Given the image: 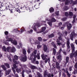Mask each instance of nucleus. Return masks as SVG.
I'll return each mask as SVG.
<instances>
[{"instance_id":"obj_4","label":"nucleus","mask_w":77,"mask_h":77,"mask_svg":"<svg viewBox=\"0 0 77 77\" xmlns=\"http://www.w3.org/2000/svg\"><path fill=\"white\" fill-rule=\"evenodd\" d=\"M20 59L21 61L23 62H26L27 59V57L26 55H22L20 58Z\"/></svg>"},{"instance_id":"obj_43","label":"nucleus","mask_w":77,"mask_h":77,"mask_svg":"<svg viewBox=\"0 0 77 77\" xmlns=\"http://www.w3.org/2000/svg\"><path fill=\"white\" fill-rule=\"evenodd\" d=\"M62 23L60 22L58 23V27H59V26H62Z\"/></svg>"},{"instance_id":"obj_42","label":"nucleus","mask_w":77,"mask_h":77,"mask_svg":"<svg viewBox=\"0 0 77 77\" xmlns=\"http://www.w3.org/2000/svg\"><path fill=\"white\" fill-rule=\"evenodd\" d=\"M65 15L66 16V17H68L69 16V14H68V13L67 12H65Z\"/></svg>"},{"instance_id":"obj_52","label":"nucleus","mask_w":77,"mask_h":77,"mask_svg":"<svg viewBox=\"0 0 77 77\" xmlns=\"http://www.w3.org/2000/svg\"><path fill=\"white\" fill-rule=\"evenodd\" d=\"M5 35H8V32L6 31L5 32Z\"/></svg>"},{"instance_id":"obj_32","label":"nucleus","mask_w":77,"mask_h":77,"mask_svg":"<svg viewBox=\"0 0 77 77\" xmlns=\"http://www.w3.org/2000/svg\"><path fill=\"white\" fill-rule=\"evenodd\" d=\"M2 69H4L5 71H6V68L5 67V66L4 65H2Z\"/></svg>"},{"instance_id":"obj_35","label":"nucleus","mask_w":77,"mask_h":77,"mask_svg":"<svg viewBox=\"0 0 77 77\" xmlns=\"http://www.w3.org/2000/svg\"><path fill=\"white\" fill-rule=\"evenodd\" d=\"M33 54H31L30 58V60H32V59H33Z\"/></svg>"},{"instance_id":"obj_22","label":"nucleus","mask_w":77,"mask_h":77,"mask_svg":"<svg viewBox=\"0 0 77 77\" xmlns=\"http://www.w3.org/2000/svg\"><path fill=\"white\" fill-rule=\"evenodd\" d=\"M46 29V28L45 27H43L42 28V30L40 33H41V32H44V31H45V30Z\"/></svg>"},{"instance_id":"obj_29","label":"nucleus","mask_w":77,"mask_h":77,"mask_svg":"<svg viewBox=\"0 0 77 77\" xmlns=\"http://www.w3.org/2000/svg\"><path fill=\"white\" fill-rule=\"evenodd\" d=\"M5 65L6 66L7 68H8L10 67V66H9V65L8 64V63H5Z\"/></svg>"},{"instance_id":"obj_51","label":"nucleus","mask_w":77,"mask_h":77,"mask_svg":"<svg viewBox=\"0 0 77 77\" xmlns=\"http://www.w3.org/2000/svg\"><path fill=\"white\" fill-rule=\"evenodd\" d=\"M37 51H36V50H35V51H34L33 53L34 54H36L37 53Z\"/></svg>"},{"instance_id":"obj_62","label":"nucleus","mask_w":77,"mask_h":77,"mask_svg":"<svg viewBox=\"0 0 77 77\" xmlns=\"http://www.w3.org/2000/svg\"><path fill=\"white\" fill-rule=\"evenodd\" d=\"M67 45V48H70V46H69V45Z\"/></svg>"},{"instance_id":"obj_44","label":"nucleus","mask_w":77,"mask_h":77,"mask_svg":"<svg viewBox=\"0 0 77 77\" xmlns=\"http://www.w3.org/2000/svg\"><path fill=\"white\" fill-rule=\"evenodd\" d=\"M12 69L13 72L14 73V74H15V69H14V68L12 67Z\"/></svg>"},{"instance_id":"obj_36","label":"nucleus","mask_w":77,"mask_h":77,"mask_svg":"<svg viewBox=\"0 0 77 77\" xmlns=\"http://www.w3.org/2000/svg\"><path fill=\"white\" fill-rule=\"evenodd\" d=\"M68 9V7L67 6H65L64 8V11H67Z\"/></svg>"},{"instance_id":"obj_25","label":"nucleus","mask_w":77,"mask_h":77,"mask_svg":"<svg viewBox=\"0 0 77 77\" xmlns=\"http://www.w3.org/2000/svg\"><path fill=\"white\" fill-rule=\"evenodd\" d=\"M69 15L70 16V17H72L73 16V13H72V12H69Z\"/></svg>"},{"instance_id":"obj_49","label":"nucleus","mask_w":77,"mask_h":77,"mask_svg":"<svg viewBox=\"0 0 77 77\" xmlns=\"http://www.w3.org/2000/svg\"><path fill=\"white\" fill-rule=\"evenodd\" d=\"M13 66L15 68H17V66L15 64H14L13 65Z\"/></svg>"},{"instance_id":"obj_26","label":"nucleus","mask_w":77,"mask_h":77,"mask_svg":"<svg viewBox=\"0 0 77 77\" xmlns=\"http://www.w3.org/2000/svg\"><path fill=\"white\" fill-rule=\"evenodd\" d=\"M69 62V57H66V63H68Z\"/></svg>"},{"instance_id":"obj_11","label":"nucleus","mask_w":77,"mask_h":77,"mask_svg":"<svg viewBox=\"0 0 77 77\" xmlns=\"http://www.w3.org/2000/svg\"><path fill=\"white\" fill-rule=\"evenodd\" d=\"M56 65L57 68V69H60V66H59V63L57 62H56Z\"/></svg>"},{"instance_id":"obj_28","label":"nucleus","mask_w":77,"mask_h":77,"mask_svg":"<svg viewBox=\"0 0 77 77\" xmlns=\"http://www.w3.org/2000/svg\"><path fill=\"white\" fill-rule=\"evenodd\" d=\"M72 66H70L69 68V71H71L72 69Z\"/></svg>"},{"instance_id":"obj_12","label":"nucleus","mask_w":77,"mask_h":77,"mask_svg":"<svg viewBox=\"0 0 77 77\" xmlns=\"http://www.w3.org/2000/svg\"><path fill=\"white\" fill-rule=\"evenodd\" d=\"M11 72V70H7L5 72V76H6L7 75L9 74V73Z\"/></svg>"},{"instance_id":"obj_50","label":"nucleus","mask_w":77,"mask_h":77,"mask_svg":"<svg viewBox=\"0 0 77 77\" xmlns=\"http://www.w3.org/2000/svg\"><path fill=\"white\" fill-rule=\"evenodd\" d=\"M4 43L6 45H9V43L6 42H4Z\"/></svg>"},{"instance_id":"obj_63","label":"nucleus","mask_w":77,"mask_h":77,"mask_svg":"<svg viewBox=\"0 0 77 77\" xmlns=\"http://www.w3.org/2000/svg\"><path fill=\"white\" fill-rule=\"evenodd\" d=\"M35 63L36 64H39V62L38 61H35Z\"/></svg>"},{"instance_id":"obj_15","label":"nucleus","mask_w":77,"mask_h":77,"mask_svg":"<svg viewBox=\"0 0 77 77\" xmlns=\"http://www.w3.org/2000/svg\"><path fill=\"white\" fill-rule=\"evenodd\" d=\"M39 27L40 26V25H39V24L38 23L36 25H35L34 27L35 28H33V29H34V30L35 31H36V27Z\"/></svg>"},{"instance_id":"obj_60","label":"nucleus","mask_w":77,"mask_h":77,"mask_svg":"<svg viewBox=\"0 0 77 77\" xmlns=\"http://www.w3.org/2000/svg\"><path fill=\"white\" fill-rule=\"evenodd\" d=\"M75 68L76 69H77V64H75Z\"/></svg>"},{"instance_id":"obj_2","label":"nucleus","mask_w":77,"mask_h":77,"mask_svg":"<svg viewBox=\"0 0 77 77\" xmlns=\"http://www.w3.org/2000/svg\"><path fill=\"white\" fill-rule=\"evenodd\" d=\"M41 56L43 60H45V63H47L48 61H49V62L50 61V59L46 58L47 57V55L43 54Z\"/></svg>"},{"instance_id":"obj_20","label":"nucleus","mask_w":77,"mask_h":77,"mask_svg":"<svg viewBox=\"0 0 77 77\" xmlns=\"http://www.w3.org/2000/svg\"><path fill=\"white\" fill-rule=\"evenodd\" d=\"M49 11H50L51 13H52V12H54V9H53V8H50Z\"/></svg>"},{"instance_id":"obj_9","label":"nucleus","mask_w":77,"mask_h":77,"mask_svg":"<svg viewBox=\"0 0 77 77\" xmlns=\"http://www.w3.org/2000/svg\"><path fill=\"white\" fill-rule=\"evenodd\" d=\"M70 46L72 48V53H73V52H74L75 51V47L74 46V45L73 43H71L70 44Z\"/></svg>"},{"instance_id":"obj_18","label":"nucleus","mask_w":77,"mask_h":77,"mask_svg":"<svg viewBox=\"0 0 77 77\" xmlns=\"http://www.w3.org/2000/svg\"><path fill=\"white\" fill-rule=\"evenodd\" d=\"M53 54L54 55H56V49L54 48H53Z\"/></svg>"},{"instance_id":"obj_55","label":"nucleus","mask_w":77,"mask_h":77,"mask_svg":"<svg viewBox=\"0 0 77 77\" xmlns=\"http://www.w3.org/2000/svg\"><path fill=\"white\" fill-rule=\"evenodd\" d=\"M66 18H63V19H62V21H65V20H66Z\"/></svg>"},{"instance_id":"obj_56","label":"nucleus","mask_w":77,"mask_h":77,"mask_svg":"<svg viewBox=\"0 0 77 77\" xmlns=\"http://www.w3.org/2000/svg\"><path fill=\"white\" fill-rule=\"evenodd\" d=\"M32 32L33 30H31L30 32H28V33H32Z\"/></svg>"},{"instance_id":"obj_37","label":"nucleus","mask_w":77,"mask_h":77,"mask_svg":"<svg viewBox=\"0 0 77 77\" xmlns=\"http://www.w3.org/2000/svg\"><path fill=\"white\" fill-rule=\"evenodd\" d=\"M61 51H62V49H60L59 52L57 53V55H58V54H60V52H61Z\"/></svg>"},{"instance_id":"obj_7","label":"nucleus","mask_w":77,"mask_h":77,"mask_svg":"<svg viewBox=\"0 0 77 77\" xmlns=\"http://www.w3.org/2000/svg\"><path fill=\"white\" fill-rule=\"evenodd\" d=\"M56 20L54 18H52L51 19V22H49L48 23V24L50 26H51V27L52 26V22H56Z\"/></svg>"},{"instance_id":"obj_58","label":"nucleus","mask_w":77,"mask_h":77,"mask_svg":"<svg viewBox=\"0 0 77 77\" xmlns=\"http://www.w3.org/2000/svg\"><path fill=\"white\" fill-rule=\"evenodd\" d=\"M76 4H77V0L75 2H74L73 3V5H75Z\"/></svg>"},{"instance_id":"obj_8","label":"nucleus","mask_w":77,"mask_h":77,"mask_svg":"<svg viewBox=\"0 0 77 77\" xmlns=\"http://www.w3.org/2000/svg\"><path fill=\"white\" fill-rule=\"evenodd\" d=\"M74 3V1L72 0L69 1L68 0H66V1L65 2V5H69V3L71 4L72 3Z\"/></svg>"},{"instance_id":"obj_53","label":"nucleus","mask_w":77,"mask_h":77,"mask_svg":"<svg viewBox=\"0 0 77 77\" xmlns=\"http://www.w3.org/2000/svg\"><path fill=\"white\" fill-rule=\"evenodd\" d=\"M66 44V43H65L64 44H63L62 45V48H65V45Z\"/></svg>"},{"instance_id":"obj_59","label":"nucleus","mask_w":77,"mask_h":77,"mask_svg":"<svg viewBox=\"0 0 77 77\" xmlns=\"http://www.w3.org/2000/svg\"><path fill=\"white\" fill-rule=\"evenodd\" d=\"M57 44L58 45H62V44L61 43H57Z\"/></svg>"},{"instance_id":"obj_23","label":"nucleus","mask_w":77,"mask_h":77,"mask_svg":"<svg viewBox=\"0 0 77 77\" xmlns=\"http://www.w3.org/2000/svg\"><path fill=\"white\" fill-rule=\"evenodd\" d=\"M66 44L67 45H69L70 43L69 42V39L67 38V39Z\"/></svg>"},{"instance_id":"obj_24","label":"nucleus","mask_w":77,"mask_h":77,"mask_svg":"<svg viewBox=\"0 0 77 77\" xmlns=\"http://www.w3.org/2000/svg\"><path fill=\"white\" fill-rule=\"evenodd\" d=\"M52 45L54 47V48H57L56 47V45L54 44V43L52 42L51 43Z\"/></svg>"},{"instance_id":"obj_38","label":"nucleus","mask_w":77,"mask_h":77,"mask_svg":"<svg viewBox=\"0 0 77 77\" xmlns=\"http://www.w3.org/2000/svg\"><path fill=\"white\" fill-rule=\"evenodd\" d=\"M14 60H18V57L17 56H14Z\"/></svg>"},{"instance_id":"obj_27","label":"nucleus","mask_w":77,"mask_h":77,"mask_svg":"<svg viewBox=\"0 0 77 77\" xmlns=\"http://www.w3.org/2000/svg\"><path fill=\"white\" fill-rule=\"evenodd\" d=\"M37 75L38 76V77H42V75H41V74H40L39 72H38L37 73Z\"/></svg>"},{"instance_id":"obj_13","label":"nucleus","mask_w":77,"mask_h":77,"mask_svg":"<svg viewBox=\"0 0 77 77\" xmlns=\"http://www.w3.org/2000/svg\"><path fill=\"white\" fill-rule=\"evenodd\" d=\"M72 27V25L71 23H69L67 25V28L68 30H70L71 29V28Z\"/></svg>"},{"instance_id":"obj_47","label":"nucleus","mask_w":77,"mask_h":77,"mask_svg":"<svg viewBox=\"0 0 77 77\" xmlns=\"http://www.w3.org/2000/svg\"><path fill=\"white\" fill-rule=\"evenodd\" d=\"M72 73H73L74 74H75L77 73V70H75Z\"/></svg>"},{"instance_id":"obj_31","label":"nucleus","mask_w":77,"mask_h":77,"mask_svg":"<svg viewBox=\"0 0 77 77\" xmlns=\"http://www.w3.org/2000/svg\"><path fill=\"white\" fill-rule=\"evenodd\" d=\"M66 73H67V74L68 75L69 77H70V76H71V74L69 73V72H68V71H66Z\"/></svg>"},{"instance_id":"obj_54","label":"nucleus","mask_w":77,"mask_h":77,"mask_svg":"<svg viewBox=\"0 0 77 77\" xmlns=\"http://www.w3.org/2000/svg\"><path fill=\"white\" fill-rule=\"evenodd\" d=\"M16 71L17 72H20V69H16Z\"/></svg>"},{"instance_id":"obj_61","label":"nucleus","mask_w":77,"mask_h":77,"mask_svg":"<svg viewBox=\"0 0 77 77\" xmlns=\"http://www.w3.org/2000/svg\"><path fill=\"white\" fill-rule=\"evenodd\" d=\"M55 14L57 15H59V11H57V13H56Z\"/></svg>"},{"instance_id":"obj_1","label":"nucleus","mask_w":77,"mask_h":77,"mask_svg":"<svg viewBox=\"0 0 77 77\" xmlns=\"http://www.w3.org/2000/svg\"><path fill=\"white\" fill-rule=\"evenodd\" d=\"M6 39H7V41H10L11 42L12 44H13L14 45H17V41L15 40H13L11 38H9V37L8 36H7L6 37Z\"/></svg>"},{"instance_id":"obj_46","label":"nucleus","mask_w":77,"mask_h":77,"mask_svg":"<svg viewBox=\"0 0 77 77\" xmlns=\"http://www.w3.org/2000/svg\"><path fill=\"white\" fill-rule=\"evenodd\" d=\"M42 38H41V37H38V40L39 41H42Z\"/></svg>"},{"instance_id":"obj_14","label":"nucleus","mask_w":77,"mask_h":77,"mask_svg":"<svg viewBox=\"0 0 77 77\" xmlns=\"http://www.w3.org/2000/svg\"><path fill=\"white\" fill-rule=\"evenodd\" d=\"M16 51L15 50V48L14 47H12L11 49V51L12 53H14Z\"/></svg>"},{"instance_id":"obj_30","label":"nucleus","mask_w":77,"mask_h":77,"mask_svg":"<svg viewBox=\"0 0 77 77\" xmlns=\"http://www.w3.org/2000/svg\"><path fill=\"white\" fill-rule=\"evenodd\" d=\"M2 50L5 51H6V47L5 46H3L2 48Z\"/></svg>"},{"instance_id":"obj_39","label":"nucleus","mask_w":77,"mask_h":77,"mask_svg":"<svg viewBox=\"0 0 77 77\" xmlns=\"http://www.w3.org/2000/svg\"><path fill=\"white\" fill-rule=\"evenodd\" d=\"M77 50L74 53V57H75L77 56Z\"/></svg>"},{"instance_id":"obj_6","label":"nucleus","mask_w":77,"mask_h":77,"mask_svg":"<svg viewBox=\"0 0 77 77\" xmlns=\"http://www.w3.org/2000/svg\"><path fill=\"white\" fill-rule=\"evenodd\" d=\"M76 34L74 32H72L70 35V38L72 41H73V37L76 36Z\"/></svg>"},{"instance_id":"obj_17","label":"nucleus","mask_w":77,"mask_h":77,"mask_svg":"<svg viewBox=\"0 0 77 77\" xmlns=\"http://www.w3.org/2000/svg\"><path fill=\"white\" fill-rule=\"evenodd\" d=\"M47 74H48V72L47 71H45L44 72V77H47Z\"/></svg>"},{"instance_id":"obj_3","label":"nucleus","mask_w":77,"mask_h":77,"mask_svg":"<svg viewBox=\"0 0 77 77\" xmlns=\"http://www.w3.org/2000/svg\"><path fill=\"white\" fill-rule=\"evenodd\" d=\"M67 32L66 31L64 32L63 34L62 35V34L60 33H59V35H60V37H58V38L59 40H62V37L61 36H64L65 38H66V35H67Z\"/></svg>"},{"instance_id":"obj_57","label":"nucleus","mask_w":77,"mask_h":77,"mask_svg":"<svg viewBox=\"0 0 77 77\" xmlns=\"http://www.w3.org/2000/svg\"><path fill=\"white\" fill-rule=\"evenodd\" d=\"M47 75H48V77H51V75L49 73H48V74Z\"/></svg>"},{"instance_id":"obj_45","label":"nucleus","mask_w":77,"mask_h":77,"mask_svg":"<svg viewBox=\"0 0 77 77\" xmlns=\"http://www.w3.org/2000/svg\"><path fill=\"white\" fill-rule=\"evenodd\" d=\"M24 70H23V72L22 73V77H24Z\"/></svg>"},{"instance_id":"obj_34","label":"nucleus","mask_w":77,"mask_h":77,"mask_svg":"<svg viewBox=\"0 0 77 77\" xmlns=\"http://www.w3.org/2000/svg\"><path fill=\"white\" fill-rule=\"evenodd\" d=\"M54 36V34H51L48 35L49 38H52Z\"/></svg>"},{"instance_id":"obj_48","label":"nucleus","mask_w":77,"mask_h":77,"mask_svg":"<svg viewBox=\"0 0 77 77\" xmlns=\"http://www.w3.org/2000/svg\"><path fill=\"white\" fill-rule=\"evenodd\" d=\"M37 47L38 48H41V45H38L37 46Z\"/></svg>"},{"instance_id":"obj_16","label":"nucleus","mask_w":77,"mask_h":77,"mask_svg":"<svg viewBox=\"0 0 77 77\" xmlns=\"http://www.w3.org/2000/svg\"><path fill=\"white\" fill-rule=\"evenodd\" d=\"M57 59L60 60H62V57L60 54H59V56H57Z\"/></svg>"},{"instance_id":"obj_10","label":"nucleus","mask_w":77,"mask_h":77,"mask_svg":"<svg viewBox=\"0 0 77 77\" xmlns=\"http://www.w3.org/2000/svg\"><path fill=\"white\" fill-rule=\"evenodd\" d=\"M43 46L44 51H45L46 52H47V50L48 49L46 45H44Z\"/></svg>"},{"instance_id":"obj_19","label":"nucleus","mask_w":77,"mask_h":77,"mask_svg":"<svg viewBox=\"0 0 77 77\" xmlns=\"http://www.w3.org/2000/svg\"><path fill=\"white\" fill-rule=\"evenodd\" d=\"M74 52H73V53L72 52V53H71L70 54V58H72V57H74V54H73Z\"/></svg>"},{"instance_id":"obj_40","label":"nucleus","mask_w":77,"mask_h":77,"mask_svg":"<svg viewBox=\"0 0 77 77\" xmlns=\"http://www.w3.org/2000/svg\"><path fill=\"white\" fill-rule=\"evenodd\" d=\"M7 50L8 52H9V50L11 49V47H8L7 48Z\"/></svg>"},{"instance_id":"obj_5","label":"nucleus","mask_w":77,"mask_h":77,"mask_svg":"<svg viewBox=\"0 0 77 77\" xmlns=\"http://www.w3.org/2000/svg\"><path fill=\"white\" fill-rule=\"evenodd\" d=\"M39 54H37V56L36 55H34V58H33V61H32V62H35V61H36V57L38 59H40V56Z\"/></svg>"},{"instance_id":"obj_64","label":"nucleus","mask_w":77,"mask_h":77,"mask_svg":"<svg viewBox=\"0 0 77 77\" xmlns=\"http://www.w3.org/2000/svg\"><path fill=\"white\" fill-rule=\"evenodd\" d=\"M60 29L61 30H63V29H64V27H61Z\"/></svg>"},{"instance_id":"obj_33","label":"nucleus","mask_w":77,"mask_h":77,"mask_svg":"<svg viewBox=\"0 0 77 77\" xmlns=\"http://www.w3.org/2000/svg\"><path fill=\"white\" fill-rule=\"evenodd\" d=\"M31 68H32V69H36V67L34 66H31Z\"/></svg>"},{"instance_id":"obj_21","label":"nucleus","mask_w":77,"mask_h":77,"mask_svg":"<svg viewBox=\"0 0 77 77\" xmlns=\"http://www.w3.org/2000/svg\"><path fill=\"white\" fill-rule=\"evenodd\" d=\"M23 54L24 55H26V49L24 48L23 49Z\"/></svg>"},{"instance_id":"obj_41","label":"nucleus","mask_w":77,"mask_h":77,"mask_svg":"<svg viewBox=\"0 0 77 77\" xmlns=\"http://www.w3.org/2000/svg\"><path fill=\"white\" fill-rule=\"evenodd\" d=\"M13 62H14V63H15V64H16L17 65L18 64V62L16 61H15V60L14 59H13Z\"/></svg>"}]
</instances>
